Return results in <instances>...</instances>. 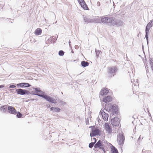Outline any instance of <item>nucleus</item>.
Here are the masks:
<instances>
[{
  "instance_id": "1",
  "label": "nucleus",
  "mask_w": 153,
  "mask_h": 153,
  "mask_svg": "<svg viewBox=\"0 0 153 153\" xmlns=\"http://www.w3.org/2000/svg\"><path fill=\"white\" fill-rule=\"evenodd\" d=\"M101 22L103 23H111L113 25H117V21L114 18L111 16L104 17L101 19Z\"/></svg>"
},
{
  "instance_id": "2",
  "label": "nucleus",
  "mask_w": 153,
  "mask_h": 153,
  "mask_svg": "<svg viewBox=\"0 0 153 153\" xmlns=\"http://www.w3.org/2000/svg\"><path fill=\"white\" fill-rule=\"evenodd\" d=\"M117 68L115 66H113L108 68V73L109 76L111 77L114 76L115 74V73L117 71Z\"/></svg>"
},
{
  "instance_id": "3",
  "label": "nucleus",
  "mask_w": 153,
  "mask_h": 153,
  "mask_svg": "<svg viewBox=\"0 0 153 153\" xmlns=\"http://www.w3.org/2000/svg\"><path fill=\"white\" fill-rule=\"evenodd\" d=\"M91 127L92 128V131L90 133V136L91 137L95 136L98 134L99 130L96 128L95 126H90L89 128Z\"/></svg>"
},
{
  "instance_id": "4",
  "label": "nucleus",
  "mask_w": 153,
  "mask_h": 153,
  "mask_svg": "<svg viewBox=\"0 0 153 153\" xmlns=\"http://www.w3.org/2000/svg\"><path fill=\"white\" fill-rule=\"evenodd\" d=\"M42 97L45 98L48 101L51 102L53 103H56L57 102L54 98L51 97L47 96L46 95H41Z\"/></svg>"
},
{
  "instance_id": "5",
  "label": "nucleus",
  "mask_w": 153,
  "mask_h": 153,
  "mask_svg": "<svg viewBox=\"0 0 153 153\" xmlns=\"http://www.w3.org/2000/svg\"><path fill=\"white\" fill-rule=\"evenodd\" d=\"M16 91L17 94L22 95H24L25 94H29L30 93V92L28 91L25 89H16Z\"/></svg>"
},
{
  "instance_id": "6",
  "label": "nucleus",
  "mask_w": 153,
  "mask_h": 153,
  "mask_svg": "<svg viewBox=\"0 0 153 153\" xmlns=\"http://www.w3.org/2000/svg\"><path fill=\"white\" fill-rule=\"evenodd\" d=\"M34 92L33 91H32L31 94L38 95L41 97H42L41 95H44L43 93H42V92L39 89L36 88L34 89Z\"/></svg>"
},
{
  "instance_id": "7",
  "label": "nucleus",
  "mask_w": 153,
  "mask_h": 153,
  "mask_svg": "<svg viewBox=\"0 0 153 153\" xmlns=\"http://www.w3.org/2000/svg\"><path fill=\"white\" fill-rule=\"evenodd\" d=\"M124 139V137L123 134H120L117 136V141L119 145L123 143Z\"/></svg>"
},
{
  "instance_id": "8",
  "label": "nucleus",
  "mask_w": 153,
  "mask_h": 153,
  "mask_svg": "<svg viewBox=\"0 0 153 153\" xmlns=\"http://www.w3.org/2000/svg\"><path fill=\"white\" fill-rule=\"evenodd\" d=\"M7 109L9 113L12 114H16V111L13 107L9 106L8 107Z\"/></svg>"
},
{
  "instance_id": "9",
  "label": "nucleus",
  "mask_w": 153,
  "mask_h": 153,
  "mask_svg": "<svg viewBox=\"0 0 153 153\" xmlns=\"http://www.w3.org/2000/svg\"><path fill=\"white\" fill-rule=\"evenodd\" d=\"M111 124L114 126H117L119 125V121L117 118H114L112 119L111 121Z\"/></svg>"
},
{
  "instance_id": "10",
  "label": "nucleus",
  "mask_w": 153,
  "mask_h": 153,
  "mask_svg": "<svg viewBox=\"0 0 153 153\" xmlns=\"http://www.w3.org/2000/svg\"><path fill=\"white\" fill-rule=\"evenodd\" d=\"M104 128L108 133H111L112 132L111 126L108 123H105L104 126Z\"/></svg>"
},
{
  "instance_id": "11",
  "label": "nucleus",
  "mask_w": 153,
  "mask_h": 153,
  "mask_svg": "<svg viewBox=\"0 0 153 153\" xmlns=\"http://www.w3.org/2000/svg\"><path fill=\"white\" fill-rule=\"evenodd\" d=\"M101 113L103 119L104 120H108V115L105 113L103 110L101 111Z\"/></svg>"
},
{
  "instance_id": "12",
  "label": "nucleus",
  "mask_w": 153,
  "mask_h": 153,
  "mask_svg": "<svg viewBox=\"0 0 153 153\" xmlns=\"http://www.w3.org/2000/svg\"><path fill=\"white\" fill-rule=\"evenodd\" d=\"M109 92V91L107 88H103L102 89L100 92V94L103 96L104 95H106Z\"/></svg>"
},
{
  "instance_id": "13",
  "label": "nucleus",
  "mask_w": 153,
  "mask_h": 153,
  "mask_svg": "<svg viewBox=\"0 0 153 153\" xmlns=\"http://www.w3.org/2000/svg\"><path fill=\"white\" fill-rule=\"evenodd\" d=\"M112 100V97L110 96H108L103 98L102 101L105 102H107L111 101Z\"/></svg>"
},
{
  "instance_id": "14",
  "label": "nucleus",
  "mask_w": 153,
  "mask_h": 153,
  "mask_svg": "<svg viewBox=\"0 0 153 153\" xmlns=\"http://www.w3.org/2000/svg\"><path fill=\"white\" fill-rule=\"evenodd\" d=\"M79 4L80 5L81 7L83 8L84 9L87 10L88 9V8L84 1L83 2H81Z\"/></svg>"
},
{
  "instance_id": "15",
  "label": "nucleus",
  "mask_w": 153,
  "mask_h": 153,
  "mask_svg": "<svg viewBox=\"0 0 153 153\" xmlns=\"http://www.w3.org/2000/svg\"><path fill=\"white\" fill-rule=\"evenodd\" d=\"M42 30L40 28H37L35 31L34 33L35 35H40L42 33Z\"/></svg>"
},
{
  "instance_id": "16",
  "label": "nucleus",
  "mask_w": 153,
  "mask_h": 153,
  "mask_svg": "<svg viewBox=\"0 0 153 153\" xmlns=\"http://www.w3.org/2000/svg\"><path fill=\"white\" fill-rule=\"evenodd\" d=\"M95 146L96 147H100L101 148V147L103 146V145L101 142L100 140L95 144Z\"/></svg>"
},
{
  "instance_id": "17",
  "label": "nucleus",
  "mask_w": 153,
  "mask_h": 153,
  "mask_svg": "<svg viewBox=\"0 0 153 153\" xmlns=\"http://www.w3.org/2000/svg\"><path fill=\"white\" fill-rule=\"evenodd\" d=\"M7 105H4L1 106L0 108V111L3 112H5L7 111Z\"/></svg>"
},
{
  "instance_id": "18",
  "label": "nucleus",
  "mask_w": 153,
  "mask_h": 153,
  "mask_svg": "<svg viewBox=\"0 0 153 153\" xmlns=\"http://www.w3.org/2000/svg\"><path fill=\"white\" fill-rule=\"evenodd\" d=\"M50 110L56 112H59L60 111V109L58 108L51 107L50 108Z\"/></svg>"
},
{
  "instance_id": "19",
  "label": "nucleus",
  "mask_w": 153,
  "mask_h": 153,
  "mask_svg": "<svg viewBox=\"0 0 153 153\" xmlns=\"http://www.w3.org/2000/svg\"><path fill=\"white\" fill-rule=\"evenodd\" d=\"M81 65L83 67H85L89 65L88 63L85 61H83L81 62Z\"/></svg>"
},
{
  "instance_id": "20",
  "label": "nucleus",
  "mask_w": 153,
  "mask_h": 153,
  "mask_svg": "<svg viewBox=\"0 0 153 153\" xmlns=\"http://www.w3.org/2000/svg\"><path fill=\"white\" fill-rule=\"evenodd\" d=\"M112 153H118L117 150L114 146H113L111 148Z\"/></svg>"
},
{
  "instance_id": "21",
  "label": "nucleus",
  "mask_w": 153,
  "mask_h": 153,
  "mask_svg": "<svg viewBox=\"0 0 153 153\" xmlns=\"http://www.w3.org/2000/svg\"><path fill=\"white\" fill-rule=\"evenodd\" d=\"M16 116L18 118H20L22 116V114L19 112L16 111Z\"/></svg>"
},
{
  "instance_id": "22",
  "label": "nucleus",
  "mask_w": 153,
  "mask_h": 153,
  "mask_svg": "<svg viewBox=\"0 0 153 153\" xmlns=\"http://www.w3.org/2000/svg\"><path fill=\"white\" fill-rule=\"evenodd\" d=\"M64 54V52L62 51H60L59 53V56H63Z\"/></svg>"
},
{
  "instance_id": "23",
  "label": "nucleus",
  "mask_w": 153,
  "mask_h": 153,
  "mask_svg": "<svg viewBox=\"0 0 153 153\" xmlns=\"http://www.w3.org/2000/svg\"><path fill=\"white\" fill-rule=\"evenodd\" d=\"M150 28L149 27H148V26H146V33L147 34H148L149 32V31L150 29Z\"/></svg>"
},
{
  "instance_id": "24",
  "label": "nucleus",
  "mask_w": 153,
  "mask_h": 153,
  "mask_svg": "<svg viewBox=\"0 0 153 153\" xmlns=\"http://www.w3.org/2000/svg\"><path fill=\"white\" fill-rule=\"evenodd\" d=\"M152 22L151 21L147 25L148 27H150V28L152 27Z\"/></svg>"
},
{
  "instance_id": "25",
  "label": "nucleus",
  "mask_w": 153,
  "mask_h": 153,
  "mask_svg": "<svg viewBox=\"0 0 153 153\" xmlns=\"http://www.w3.org/2000/svg\"><path fill=\"white\" fill-rule=\"evenodd\" d=\"M24 87H28L30 86V85L28 83H24Z\"/></svg>"
},
{
  "instance_id": "26",
  "label": "nucleus",
  "mask_w": 153,
  "mask_h": 153,
  "mask_svg": "<svg viewBox=\"0 0 153 153\" xmlns=\"http://www.w3.org/2000/svg\"><path fill=\"white\" fill-rule=\"evenodd\" d=\"M94 144V143L92 142L89 143V147L90 148H92Z\"/></svg>"
},
{
  "instance_id": "27",
  "label": "nucleus",
  "mask_w": 153,
  "mask_h": 153,
  "mask_svg": "<svg viewBox=\"0 0 153 153\" xmlns=\"http://www.w3.org/2000/svg\"><path fill=\"white\" fill-rule=\"evenodd\" d=\"M17 85L18 86H20L21 87H24V83H21L18 84Z\"/></svg>"
},
{
  "instance_id": "28",
  "label": "nucleus",
  "mask_w": 153,
  "mask_h": 153,
  "mask_svg": "<svg viewBox=\"0 0 153 153\" xmlns=\"http://www.w3.org/2000/svg\"><path fill=\"white\" fill-rule=\"evenodd\" d=\"M149 61H150V64L151 66V65H152V64H153V59H150Z\"/></svg>"
},
{
  "instance_id": "29",
  "label": "nucleus",
  "mask_w": 153,
  "mask_h": 153,
  "mask_svg": "<svg viewBox=\"0 0 153 153\" xmlns=\"http://www.w3.org/2000/svg\"><path fill=\"white\" fill-rule=\"evenodd\" d=\"M16 87V86H15V85H10L9 86V88H13Z\"/></svg>"
},
{
  "instance_id": "30",
  "label": "nucleus",
  "mask_w": 153,
  "mask_h": 153,
  "mask_svg": "<svg viewBox=\"0 0 153 153\" xmlns=\"http://www.w3.org/2000/svg\"><path fill=\"white\" fill-rule=\"evenodd\" d=\"M97 5L98 6H100V2L99 1L97 2Z\"/></svg>"
},
{
  "instance_id": "31",
  "label": "nucleus",
  "mask_w": 153,
  "mask_h": 153,
  "mask_svg": "<svg viewBox=\"0 0 153 153\" xmlns=\"http://www.w3.org/2000/svg\"><path fill=\"white\" fill-rule=\"evenodd\" d=\"M78 1L79 3H81V2H83L84 1V0H78Z\"/></svg>"
},
{
  "instance_id": "32",
  "label": "nucleus",
  "mask_w": 153,
  "mask_h": 153,
  "mask_svg": "<svg viewBox=\"0 0 153 153\" xmlns=\"http://www.w3.org/2000/svg\"><path fill=\"white\" fill-rule=\"evenodd\" d=\"M148 34L146 33V35L145 36V37H146L147 40L148 38Z\"/></svg>"
},
{
  "instance_id": "33",
  "label": "nucleus",
  "mask_w": 153,
  "mask_h": 153,
  "mask_svg": "<svg viewBox=\"0 0 153 153\" xmlns=\"http://www.w3.org/2000/svg\"><path fill=\"white\" fill-rule=\"evenodd\" d=\"M4 87V85H0V88H3Z\"/></svg>"
},
{
  "instance_id": "34",
  "label": "nucleus",
  "mask_w": 153,
  "mask_h": 153,
  "mask_svg": "<svg viewBox=\"0 0 153 153\" xmlns=\"http://www.w3.org/2000/svg\"><path fill=\"white\" fill-rule=\"evenodd\" d=\"M94 143H95L96 142V138H94Z\"/></svg>"
},
{
  "instance_id": "35",
  "label": "nucleus",
  "mask_w": 153,
  "mask_h": 153,
  "mask_svg": "<svg viewBox=\"0 0 153 153\" xmlns=\"http://www.w3.org/2000/svg\"><path fill=\"white\" fill-rule=\"evenodd\" d=\"M151 21L152 22V25H153V20H151Z\"/></svg>"
},
{
  "instance_id": "36",
  "label": "nucleus",
  "mask_w": 153,
  "mask_h": 153,
  "mask_svg": "<svg viewBox=\"0 0 153 153\" xmlns=\"http://www.w3.org/2000/svg\"><path fill=\"white\" fill-rule=\"evenodd\" d=\"M114 107H115V106H112V108H114Z\"/></svg>"
},
{
  "instance_id": "37",
  "label": "nucleus",
  "mask_w": 153,
  "mask_h": 153,
  "mask_svg": "<svg viewBox=\"0 0 153 153\" xmlns=\"http://www.w3.org/2000/svg\"><path fill=\"white\" fill-rule=\"evenodd\" d=\"M50 107V105H49V106L48 107Z\"/></svg>"
}]
</instances>
